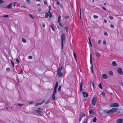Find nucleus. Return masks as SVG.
<instances>
[{
  "label": "nucleus",
  "instance_id": "nucleus-1",
  "mask_svg": "<svg viewBox=\"0 0 123 123\" xmlns=\"http://www.w3.org/2000/svg\"><path fill=\"white\" fill-rule=\"evenodd\" d=\"M117 111V109L114 108L111 109L109 111L104 110V112L105 113L108 114L110 113H112L116 112Z\"/></svg>",
  "mask_w": 123,
  "mask_h": 123
},
{
  "label": "nucleus",
  "instance_id": "nucleus-2",
  "mask_svg": "<svg viewBox=\"0 0 123 123\" xmlns=\"http://www.w3.org/2000/svg\"><path fill=\"white\" fill-rule=\"evenodd\" d=\"M61 44L62 48H63V42L65 41L66 39L65 35L63 33H62L61 35Z\"/></svg>",
  "mask_w": 123,
  "mask_h": 123
},
{
  "label": "nucleus",
  "instance_id": "nucleus-3",
  "mask_svg": "<svg viewBox=\"0 0 123 123\" xmlns=\"http://www.w3.org/2000/svg\"><path fill=\"white\" fill-rule=\"evenodd\" d=\"M110 106L111 107H117L119 106V105L117 103H111L110 104Z\"/></svg>",
  "mask_w": 123,
  "mask_h": 123
},
{
  "label": "nucleus",
  "instance_id": "nucleus-4",
  "mask_svg": "<svg viewBox=\"0 0 123 123\" xmlns=\"http://www.w3.org/2000/svg\"><path fill=\"white\" fill-rule=\"evenodd\" d=\"M97 101V99L96 97H94L92 99V104L93 106H95V104Z\"/></svg>",
  "mask_w": 123,
  "mask_h": 123
},
{
  "label": "nucleus",
  "instance_id": "nucleus-5",
  "mask_svg": "<svg viewBox=\"0 0 123 123\" xmlns=\"http://www.w3.org/2000/svg\"><path fill=\"white\" fill-rule=\"evenodd\" d=\"M34 111L38 113L39 116H43V113L42 111L37 110H35Z\"/></svg>",
  "mask_w": 123,
  "mask_h": 123
},
{
  "label": "nucleus",
  "instance_id": "nucleus-6",
  "mask_svg": "<svg viewBox=\"0 0 123 123\" xmlns=\"http://www.w3.org/2000/svg\"><path fill=\"white\" fill-rule=\"evenodd\" d=\"M117 72L120 75H122L123 74V72L122 69L120 68H119L117 69Z\"/></svg>",
  "mask_w": 123,
  "mask_h": 123
},
{
  "label": "nucleus",
  "instance_id": "nucleus-7",
  "mask_svg": "<svg viewBox=\"0 0 123 123\" xmlns=\"http://www.w3.org/2000/svg\"><path fill=\"white\" fill-rule=\"evenodd\" d=\"M117 123H123V119L121 118L117 119L116 121Z\"/></svg>",
  "mask_w": 123,
  "mask_h": 123
},
{
  "label": "nucleus",
  "instance_id": "nucleus-8",
  "mask_svg": "<svg viewBox=\"0 0 123 123\" xmlns=\"http://www.w3.org/2000/svg\"><path fill=\"white\" fill-rule=\"evenodd\" d=\"M95 52V54L97 57L98 58H99L101 56L100 55L98 52L96 51V49L94 50Z\"/></svg>",
  "mask_w": 123,
  "mask_h": 123
},
{
  "label": "nucleus",
  "instance_id": "nucleus-9",
  "mask_svg": "<svg viewBox=\"0 0 123 123\" xmlns=\"http://www.w3.org/2000/svg\"><path fill=\"white\" fill-rule=\"evenodd\" d=\"M45 102L44 100H43L42 102L38 103L36 104L34 106H37L41 105L43 104Z\"/></svg>",
  "mask_w": 123,
  "mask_h": 123
},
{
  "label": "nucleus",
  "instance_id": "nucleus-10",
  "mask_svg": "<svg viewBox=\"0 0 123 123\" xmlns=\"http://www.w3.org/2000/svg\"><path fill=\"white\" fill-rule=\"evenodd\" d=\"M102 78L104 79H106L108 78L107 75L105 74H102Z\"/></svg>",
  "mask_w": 123,
  "mask_h": 123
},
{
  "label": "nucleus",
  "instance_id": "nucleus-11",
  "mask_svg": "<svg viewBox=\"0 0 123 123\" xmlns=\"http://www.w3.org/2000/svg\"><path fill=\"white\" fill-rule=\"evenodd\" d=\"M12 7V3H11L7 5V6L4 7L5 8H7L8 9H11Z\"/></svg>",
  "mask_w": 123,
  "mask_h": 123
},
{
  "label": "nucleus",
  "instance_id": "nucleus-12",
  "mask_svg": "<svg viewBox=\"0 0 123 123\" xmlns=\"http://www.w3.org/2000/svg\"><path fill=\"white\" fill-rule=\"evenodd\" d=\"M57 74L59 77H61L63 75V74L61 73V71L57 72Z\"/></svg>",
  "mask_w": 123,
  "mask_h": 123
},
{
  "label": "nucleus",
  "instance_id": "nucleus-13",
  "mask_svg": "<svg viewBox=\"0 0 123 123\" xmlns=\"http://www.w3.org/2000/svg\"><path fill=\"white\" fill-rule=\"evenodd\" d=\"M82 94L83 96L84 97H87L88 96V95L87 93H86V92H82Z\"/></svg>",
  "mask_w": 123,
  "mask_h": 123
},
{
  "label": "nucleus",
  "instance_id": "nucleus-14",
  "mask_svg": "<svg viewBox=\"0 0 123 123\" xmlns=\"http://www.w3.org/2000/svg\"><path fill=\"white\" fill-rule=\"evenodd\" d=\"M52 99L53 100H55V94H52Z\"/></svg>",
  "mask_w": 123,
  "mask_h": 123
},
{
  "label": "nucleus",
  "instance_id": "nucleus-15",
  "mask_svg": "<svg viewBox=\"0 0 123 123\" xmlns=\"http://www.w3.org/2000/svg\"><path fill=\"white\" fill-rule=\"evenodd\" d=\"M112 65L114 66H116L117 65V64L115 61H112Z\"/></svg>",
  "mask_w": 123,
  "mask_h": 123
},
{
  "label": "nucleus",
  "instance_id": "nucleus-16",
  "mask_svg": "<svg viewBox=\"0 0 123 123\" xmlns=\"http://www.w3.org/2000/svg\"><path fill=\"white\" fill-rule=\"evenodd\" d=\"M73 55L74 59L75 61L77 62V61L76 59V54L74 53V51H73Z\"/></svg>",
  "mask_w": 123,
  "mask_h": 123
},
{
  "label": "nucleus",
  "instance_id": "nucleus-17",
  "mask_svg": "<svg viewBox=\"0 0 123 123\" xmlns=\"http://www.w3.org/2000/svg\"><path fill=\"white\" fill-rule=\"evenodd\" d=\"M89 113L90 114H94V112L93 110L90 109L89 110Z\"/></svg>",
  "mask_w": 123,
  "mask_h": 123
},
{
  "label": "nucleus",
  "instance_id": "nucleus-18",
  "mask_svg": "<svg viewBox=\"0 0 123 123\" xmlns=\"http://www.w3.org/2000/svg\"><path fill=\"white\" fill-rule=\"evenodd\" d=\"M49 14L48 13H47V12L45 13V18H48L49 16Z\"/></svg>",
  "mask_w": 123,
  "mask_h": 123
},
{
  "label": "nucleus",
  "instance_id": "nucleus-19",
  "mask_svg": "<svg viewBox=\"0 0 123 123\" xmlns=\"http://www.w3.org/2000/svg\"><path fill=\"white\" fill-rule=\"evenodd\" d=\"M50 10H49L48 12H47V13H48L49 14V18H51L52 17V14L50 12Z\"/></svg>",
  "mask_w": 123,
  "mask_h": 123
},
{
  "label": "nucleus",
  "instance_id": "nucleus-20",
  "mask_svg": "<svg viewBox=\"0 0 123 123\" xmlns=\"http://www.w3.org/2000/svg\"><path fill=\"white\" fill-rule=\"evenodd\" d=\"M58 86V82H56L55 83V85L54 88L57 89Z\"/></svg>",
  "mask_w": 123,
  "mask_h": 123
},
{
  "label": "nucleus",
  "instance_id": "nucleus-21",
  "mask_svg": "<svg viewBox=\"0 0 123 123\" xmlns=\"http://www.w3.org/2000/svg\"><path fill=\"white\" fill-rule=\"evenodd\" d=\"M83 86V83L82 82H81L80 84V91H81L82 90V87Z\"/></svg>",
  "mask_w": 123,
  "mask_h": 123
},
{
  "label": "nucleus",
  "instance_id": "nucleus-22",
  "mask_svg": "<svg viewBox=\"0 0 123 123\" xmlns=\"http://www.w3.org/2000/svg\"><path fill=\"white\" fill-rule=\"evenodd\" d=\"M91 69L92 73L93 74L94 73V72L93 71V65H92V66H91Z\"/></svg>",
  "mask_w": 123,
  "mask_h": 123
},
{
  "label": "nucleus",
  "instance_id": "nucleus-23",
  "mask_svg": "<svg viewBox=\"0 0 123 123\" xmlns=\"http://www.w3.org/2000/svg\"><path fill=\"white\" fill-rule=\"evenodd\" d=\"M108 74L112 76L113 75V72L111 71H109V72Z\"/></svg>",
  "mask_w": 123,
  "mask_h": 123
},
{
  "label": "nucleus",
  "instance_id": "nucleus-24",
  "mask_svg": "<svg viewBox=\"0 0 123 123\" xmlns=\"http://www.w3.org/2000/svg\"><path fill=\"white\" fill-rule=\"evenodd\" d=\"M61 18V17L60 15H59L58 16V20L57 22L58 23H60V20Z\"/></svg>",
  "mask_w": 123,
  "mask_h": 123
},
{
  "label": "nucleus",
  "instance_id": "nucleus-25",
  "mask_svg": "<svg viewBox=\"0 0 123 123\" xmlns=\"http://www.w3.org/2000/svg\"><path fill=\"white\" fill-rule=\"evenodd\" d=\"M22 42L24 43H26V40L24 38H22Z\"/></svg>",
  "mask_w": 123,
  "mask_h": 123
},
{
  "label": "nucleus",
  "instance_id": "nucleus-26",
  "mask_svg": "<svg viewBox=\"0 0 123 123\" xmlns=\"http://www.w3.org/2000/svg\"><path fill=\"white\" fill-rule=\"evenodd\" d=\"M65 28L66 31V32L67 33L68 32V27L67 26H66Z\"/></svg>",
  "mask_w": 123,
  "mask_h": 123
},
{
  "label": "nucleus",
  "instance_id": "nucleus-27",
  "mask_svg": "<svg viewBox=\"0 0 123 123\" xmlns=\"http://www.w3.org/2000/svg\"><path fill=\"white\" fill-rule=\"evenodd\" d=\"M92 55L91 54L90 55V63L91 64H92Z\"/></svg>",
  "mask_w": 123,
  "mask_h": 123
},
{
  "label": "nucleus",
  "instance_id": "nucleus-28",
  "mask_svg": "<svg viewBox=\"0 0 123 123\" xmlns=\"http://www.w3.org/2000/svg\"><path fill=\"white\" fill-rule=\"evenodd\" d=\"M57 89L54 88V90L53 92V94H55L56 93V90Z\"/></svg>",
  "mask_w": 123,
  "mask_h": 123
},
{
  "label": "nucleus",
  "instance_id": "nucleus-29",
  "mask_svg": "<svg viewBox=\"0 0 123 123\" xmlns=\"http://www.w3.org/2000/svg\"><path fill=\"white\" fill-rule=\"evenodd\" d=\"M97 119L96 117H95L93 120V123L95 122H96Z\"/></svg>",
  "mask_w": 123,
  "mask_h": 123
},
{
  "label": "nucleus",
  "instance_id": "nucleus-30",
  "mask_svg": "<svg viewBox=\"0 0 123 123\" xmlns=\"http://www.w3.org/2000/svg\"><path fill=\"white\" fill-rule=\"evenodd\" d=\"M119 83L123 87V82L122 81H119Z\"/></svg>",
  "mask_w": 123,
  "mask_h": 123
},
{
  "label": "nucleus",
  "instance_id": "nucleus-31",
  "mask_svg": "<svg viewBox=\"0 0 123 123\" xmlns=\"http://www.w3.org/2000/svg\"><path fill=\"white\" fill-rule=\"evenodd\" d=\"M62 67H61V68H60L59 67L58 69V71L57 72H60V71H61V70L62 69Z\"/></svg>",
  "mask_w": 123,
  "mask_h": 123
},
{
  "label": "nucleus",
  "instance_id": "nucleus-32",
  "mask_svg": "<svg viewBox=\"0 0 123 123\" xmlns=\"http://www.w3.org/2000/svg\"><path fill=\"white\" fill-rule=\"evenodd\" d=\"M93 18L94 19H97L98 18V16L96 15H93Z\"/></svg>",
  "mask_w": 123,
  "mask_h": 123
},
{
  "label": "nucleus",
  "instance_id": "nucleus-33",
  "mask_svg": "<svg viewBox=\"0 0 123 123\" xmlns=\"http://www.w3.org/2000/svg\"><path fill=\"white\" fill-rule=\"evenodd\" d=\"M98 86L101 89H102L101 84V83L99 84Z\"/></svg>",
  "mask_w": 123,
  "mask_h": 123
},
{
  "label": "nucleus",
  "instance_id": "nucleus-34",
  "mask_svg": "<svg viewBox=\"0 0 123 123\" xmlns=\"http://www.w3.org/2000/svg\"><path fill=\"white\" fill-rule=\"evenodd\" d=\"M6 70L7 71H9L10 70V68H7L6 69Z\"/></svg>",
  "mask_w": 123,
  "mask_h": 123
},
{
  "label": "nucleus",
  "instance_id": "nucleus-35",
  "mask_svg": "<svg viewBox=\"0 0 123 123\" xmlns=\"http://www.w3.org/2000/svg\"><path fill=\"white\" fill-rule=\"evenodd\" d=\"M84 113L83 112H82L80 116H81L82 117H83L84 116Z\"/></svg>",
  "mask_w": 123,
  "mask_h": 123
},
{
  "label": "nucleus",
  "instance_id": "nucleus-36",
  "mask_svg": "<svg viewBox=\"0 0 123 123\" xmlns=\"http://www.w3.org/2000/svg\"><path fill=\"white\" fill-rule=\"evenodd\" d=\"M29 15L33 19H34L35 18L34 17H33V16L32 15L30 14H29Z\"/></svg>",
  "mask_w": 123,
  "mask_h": 123
},
{
  "label": "nucleus",
  "instance_id": "nucleus-37",
  "mask_svg": "<svg viewBox=\"0 0 123 123\" xmlns=\"http://www.w3.org/2000/svg\"><path fill=\"white\" fill-rule=\"evenodd\" d=\"M61 86H59L58 88V91L60 92L61 91Z\"/></svg>",
  "mask_w": 123,
  "mask_h": 123
},
{
  "label": "nucleus",
  "instance_id": "nucleus-38",
  "mask_svg": "<svg viewBox=\"0 0 123 123\" xmlns=\"http://www.w3.org/2000/svg\"><path fill=\"white\" fill-rule=\"evenodd\" d=\"M11 63L12 64V65L13 67H14V64L13 62L11 60Z\"/></svg>",
  "mask_w": 123,
  "mask_h": 123
},
{
  "label": "nucleus",
  "instance_id": "nucleus-39",
  "mask_svg": "<svg viewBox=\"0 0 123 123\" xmlns=\"http://www.w3.org/2000/svg\"><path fill=\"white\" fill-rule=\"evenodd\" d=\"M110 27L111 28H114V26L112 25H110Z\"/></svg>",
  "mask_w": 123,
  "mask_h": 123
},
{
  "label": "nucleus",
  "instance_id": "nucleus-40",
  "mask_svg": "<svg viewBox=\"0 0 123 123\" xmlns=\"http://www.w3.org/2000/svg\"><path fill=\"white\" fill-rule=\"evenodd\" d=\"M27 2L29 3L30 4L31 3V2L30 1V0H25Z\"/></svg>",
  "mask_w": 123,
  "mask_h": 123
},
{
  "label": "nucleus",
  "instance_id": "nucleus-41",
  "mask_svg": "<svg viewBox=\"0 0 123 123\" xmlns=\"http://www.w3.org/2000/svg\"><path fill=\"white\" fill-rule=\"evenodd\" d=\"M82 118V117L81 116H80L79 119V123L80 122V121L81 120Z\"/></svg>",
  "mask_w": 123,
  "mask_h": 123
},
{
  "label": "nucleus",
  "instance_id": "nucleus-42",
  "mask_svg": "<svg viewBox=\"0 0 123 123\" xmlns=\"http://www.w3.org/2000/svg\"><path fill=\"white\" fill-rule=\"evenodd\" d=\"M16 61L18 63H19V60L18 59H16Z\"/></svg>",
  "mask_w": 123,
  "mask_h": 123
},
{
  "label": "nucleus",
  "instance_id": "nucleus-43",
  "mask_svg": "<svg viewBox=\"0 0 123 123\" xmlns=\"http://www.w3.org/2000/svg\"><path fill=\"white\" fill-rule=\"evenodd\" d=\"M82 123H87V122L86 120H84L82 122Z\"/></svg>",
  "mask_w": 123,
  "mask_h": 123
},
{
  "label": "nucleus",
  "instance_id": "nucleus-44",
  "mask_svg": "<svg viewBox=\"0 0 123 123\" xmlns=\"http://www.w3.org/2000/svg\"><path fill=\"white\" fill-rule=\"evenodd\" d=\"M104 33V34L105 36H108V34L107 32H105Z\"/></svg>",
  "mask_w": 123,
  "mask_h": 123
},
{
  "label": "nucleus",
  "instance_id": "nucleus-45",
  "mask_svg": "<svg viewBox=\"0 0 123 123\" xmlns=\"http://www.w3.org/2000/svg\"><path fill=\"white\" fill-rule=\"evenodd\" d=\"M101 95L103 96H105V93H104V92H102L101 93Z\"/></svg>",
  "mask_w": 123,
  "mask_h": 123
},
{
  "label": "nucleus",
  "instance_id": "nucleus-46",
  "mask_svg": "<svg viewBox=\"0 0 123 123\" xmlns=\"http://www.w3.org/2000/svg\"><path fill=\"white\" fill-rule=\"evenodd\" d=\"M51 28L52 30L53 31H54V29L53 26L52 25H51Z\"/></svg>",
  "mask_w": 123,
  "mask_h": 123
},
{
  "label": "nucleus",
  "instance_id": "nucleus-47",
  "mask_svg": "<svg viewBox=\"0 0 123 123\" xmlns=\"http://www.w3.org/2000/svg\"><path fill=\"white\" fill-rule=\"evenodd\" d=\"M29 58L30 59H31L32 58V57L31 56H29Z\"/></svg>",
  "mask_w": 123,
  "mask_h": 123
},
{
  "label": "nucleus",
  "instance_id": "nucleus-48",
  "mask_svg": "<svg viewBox=\"0 0 123 123\" xmlns=\"http://www.w3.org/2000/svg\"><path fill=\"white\" fill-rule=\"evenodd\" d=\"M103 44L104 45H105L106 44V41H103Z\"/></svg>",
  "mask_w": 123,
  "mask_h": 123
},
{
  "label": "nucleus",
  "instance_id": "nucleus-49",
  "mask_svg": "<svg viewBox=\"0 0 123 123\" xmlns=\"http://www.w3.org/2000/svg\"><path fill=\"white\" fill-rule=\"evenodd\" d=\"M109 18L110 19H111L112 20V19H113V17H112L111 16H109Z\"/></svg>",
  "mask_w": 123,
  "mask_h": 123
},
{
  "label": "nucleus",
  "instance_id": "nucleus-50",
  "mask_svg": "<svg viewBox=\"0 0 123 123\" xmlns=\"http://www.w3.org/2000/svg\"><path fill=\"white\" fill-rule=\"evenodd\" d=\"M101 43V40H98V44H100Z\"/></svg>",
  "mask_w": 123,
  "mask_h": 123
},
{
  "label": "nucleus",
  "instance_id": "nucleus-51",
  "mask_svg": "<svg viewBox=\"0 0 123 123\" xmlns=\"http://www.w3.org/2000/svg\"><path fill=\"white\" fill-rule=\"evenodd\" d=\"M8 16H8V15H4L3 17H4L7 18L8 17Z\"/></svg>",
  "mask_w": 123,
  "mask_h": 123
},
{
  "label": "nucleus",
  "instance_id": "nucleus-52",
  "mask_svg": "<svg viewBox=\"0 0 123 123\" xmlns=\"http://www.w3.org/2000/svg\"><path fill=\"white\" fill-rule=\"evenodd\" d=\"M44 3L45 5H47V2L46 1H44Z\"/></svg>",
  "mask_w": 123,
  "mask_h": 123
},
{
  "label": "nucleus",
  "instance_id": "nucleus-53",
  "mask_svg": "<svg viewBox=\"0 0 123 123\" xmlns=\"http://www.w3.org/2000/svg\"><path fill=\"white\" fill-rule=\"evenodd\" d=\"M59 23V25L61 26L62 27L63 26L62 25V24L61 23H60H60Z\"/></svg>",
  "mask_w": 123,
  "mask_h": 123
},
{
  "label": "nucleus",
  "instance_id": "nucleus-54",
  "mask_svg": "<svg viewBox=\"0 0 123 123\" xmlns=\"http://www.w3.org/2000/svg\"><path fill=\"white\" fill-rule=\"evenodd\" d=\"M33 103V102H31V101H29L28 102L30 104H32Z\"/></svg>",
  "mask_w": 123,
  "mask_h": 123
},
{
  "label": "nucleus",
  "instance_id": "nucleus-55",
  "mask_svg": "<svg viewBox=\"0 0 123 123\" xmlns=\"http://www.w3.org/2000/svg\"><path fill=\"white\" fill-rule=\"evenodd\" d=\"M69 17L68 16H66L65 17V18L66 19H68L69 18Z\"/></svg>",
  "mask_w": 123,
  "mask_h": 123
},
{
  "label": "nucleus",
  "instance_id": "nucleus-56",
  "mask_svg": "<svg viewBox=\"0 0 123 123\" xmlns=\"http://www.w3.org/2000/svg\"><path fill=\"white\" fill-rule=\"evenodd\" d=\"M3 2V1L2 0H0V4H1Z\"/></svg>",
  "mask_w": 123,
  "mask_h": 123
},
{
  "label": "nucleus",
  "instance_id": "nucleus-57",
  "mask_svg": "<svg viewBox=\"0 0 123 123\" xmlns=\"http://www.w3.org/2000/svg\"><path fill=\"white\" fill-rule=\"evenodd\" d=\"M56 4L57 5H59L60 4V3L59 2L57 1L56 2Z\"/></svg>",
  "mask_w": 123,
  "mask_h": 123
},
{
  "label": "nucleus",
  "instance_id": "nucleus-58",
  "mask_svg": "<svg viewBox=\"0 0 123 123\" xmlns=\"http://www.w3.org/2000/svg\"><path fill=\"white\" fill-rule=\"evenodd\" d=\"M23 105L21 104H18V105L19 106H21L22 105Z\"/></svg>",
  "mask_w": 123,
  "mask_h": 123
},
{
  "label": "nucleus",
  "instance_id": "nucleus-59",
  "mask_svg": "<svg viewBox=\"0 0 123 123\" xmlns=\"http://www.w3.org/2000/svg\"><path fill=\"white\" fill-rule=\"evenodd\" d=\"M89 43V45H90V46H91L92 47V43H91V42H90Z\"/></svg>",
  "mask_w": 123,
  "mask_h": 123
},
{
  "label": "nucleus",
  "instance_id": "nucleus-60",
  "mask_svg": "<svg viewBox=\"0 0 123 123\" xmlns=\"http://www.w3.org/2000/svg\"><path fill=\"white\" fill-rule=\"evenodd\" d=\"M42 25L43 27H44V28L45 27V26L44 24L43 23L42 24Z\"/></svg>",
  "mask_w": 123,
  "mask_h": 123
},
{
  "label": "nucleus",
  "instance_id": "nucleus-61",
  "mask_svg": "<svg viewBox=\"0 0 123 123\" xmlns=\"http://www.w3.org/2000/svg\"><path fill=\"white\" fill-rule=\"evenodd\" d=\"M104 22L105 23H106L107 22L106 20L105 19L104 20Z\"/></svg>",
  "mask_w": 123,
  "mask_h": 123
},
{
  "label": "nucleus",
  "instance_id": "nucleus-62",
  "mask_svg": "<svg viewBox=\"0 0 123 123\" xmlns=\"http://www.w3.org/2000/svg\"><path fill=\"white\" fill-rule=\"evenodd\" d=\"M38 10L39 11H40L41 10V8H38Z\"/></svg>",
  "mask_w": 123,
  "mask_h": 123
},
{
  "label": "nucleus",
  "instance_id": "nucleus-63",
  "mask_svg": "<svg viewBox=\"0 0 123 123\" xmlns=\"http://www.w3.org/2000/svg\"><path fill=\"white\" fill-rule=\"evenodd\" d=\"M20 73L21 74H22L23 73V71L22 70H21L20 71Z\"/></svg>",
  "mask_w": 123,
  "mask_h": 123
},
{
  "label": "nucleus",
  "instance_id": "nucleus-64",
  "mask_svg": "<svg viewBox=\"0 0 123 123\" xmlns=\"http://www.w3.org/2000/svg\"><path fill=\"white\" fill-rule=\"evenodd\" d=\"M60 6L61 8H62L63 7V6H62V5H61V4H60Z\"/></svg>",
  "mask_w": 123,
  "mask_h": 123
}]
</instances>
